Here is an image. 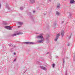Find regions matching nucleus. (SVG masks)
Wrapping results in <instances>:
<instances>
[{
  "instance_id": "obj_1",
  "label": "nucleus",
  "mask_w": 75,
  "mask_h": 75,
  "mask_svg": "<svg viewBox=\"0 0 75 75\" xmlns=\"http://www.w3.org/2000/svg\"><path fill=\"white\" fill-rule=\"evenodd\" d=\"M20 34H23V33L22 32H19L17 34H13L12 35V36L14 37L18 35H20Z\"/></svg>"
},
{
  "instance_id": "obj_2",
  "label": "nucleus",
  "mask_w": 75,
  "mask_h": 75,
  "mask_svg": "<svg viewBox=\"0 0 75 75\" xmlns=\"http://www.w3.org/2000/svg\"><path fill=\"white\" fill-rule=\"evenodd\" d=\"M59 36H60V34H59V33H58L56 35V38L54 40L55 41H57V40L58 39V38L59 37Z\"/></svg>"
},
{
  "instance_id": "obj_3",
  "label": "nucleus",
  "mask_w": 75,
  "mask_h": 75,
  "mask_svg": "<svg viewBox=\"0 0 75 75\" xmlns=\"http://www.w3.org/2000/svg\"><path fill=\"white\" fill-rule=\"evenodd\" d=\"M23 44H34V43L30 42H25L23 43Z\"/></svg>"
},
{
  "instance_id": "obj_4",
  "label": "nucleus",
  "mask_w": 75,
  "mask_h": 75,
  "mask_svg": "<svg viewBox=\"0 0 75 75\" xmlns=\"http://www.w3.org/2000/svg\"><path fill=\"white\" fill-rule=\"evenodd\" d=\"M40 68H41V69H43V70H44V71H46V70H47V68H46L44 67H42V66H41L40 67Z\"/></svg>"
},
{
  "instance_id": "obj_5",
  "label": "nucleus",
  "mask_w": 75,
  "mask_h": 75,
  "mask_svg": "<svg viewBox=\"0 0 75 75\" xmlns=\"http://www.w3.org/2000/svg\"><path fill=\"white\" fill-rule=\"evenodd\" d=\"M29 1L31 4H33V3H35V0H30Z\"/></svg>"
},
{
  "instance_id": "obj_6",
  "label": "nucleus",
  "mask_w": 75,
  "mask_h": 75,
  "mask_svg": "<svg viewBox=\"0 0 75 75\" xmlns=\"http://www.w3.org/2000/svg\"><path fill=\"white\" fill-rule=\"evenodd\" d=\"M37 38H43V37L42 35H39L37 37Z\"/></svg>"
},
{
  "instance_id": "obj_7",
  "label": "nucleus",
  "mask_w": 75,
  "mask_h": 75,
  "mask_svg": "<svg viewBox=\"0 0 75 75\" xmlns=\"http://www.w3.org/2000/svg\"><path fill=\"white\" fill-rule=\"evenodd\" d=\"M61 35L62 36V37H64V31L62 30V31Z\"/></svg>"
},
{
  "instance_id": "obj_8",
  "label": "nucleus",
  "mask_w": 75,
  "mask_h": 75,
  "mask_svg": "<svg viewBox=\"0 0 75 75\" xmlns=\"http://www.w3.org/2000/svg\"><path fill=\"white\" fill-rule=\"evenodd\" d=\"M5 28H7V29L8 28H12V27L9 26H6L5 27Z\"/></svg>"
},
{
  "instance_id": "obj_9",
  "label": "nucleus",
  "mask_w": 75,
  "mask_h": 75,
  "mask_svg": "<svg viewBox=\"0 0 75 75\" xmlns=\"http://www.w3.org/2000/svg\"><path fill=\"white\" fill-rule=\"evenodd\" d=\"M43 40H38L37 41V42L38 43H41V42H43Z\"/></svg>"
},
{
  "instance_id": "obj_10",
  "label": "nucleus",
  "mask_w": 75,
  "mask_h": 75,
  "mask_svg": "<svg viewBox=\"0 0 75 75\" xmlns=\"http://www.w3.org/2000/svg\"><path fill=\"white\" fill-rule=\"evenodd\" d=\"M75 2V1L74 0H70V3L71 4H72Z\"/></svg>"
},
{
  "instance_id": "obj_11",
  "label": "nucleus",
  "mask_w": 75,
  "mask_h": 75,
  "mask_svg": "<svg viewBox=\"0 0 75 75\" xmlns=\"http://www.w3.org/2000/svg\"><path fill=\"white\" fill-rule=\"evenodd\" d=\"M49 37H50V35H48V34H47L46 38V39L47 40H48Z\"/></svg>"
},
{
  "instance_id": "obj_12",
  "label": "nucleus",
  "mask_w": 75,
  "mask_h": 75,
  "mask_svg": "<svg viewBox=\"0 0 75 75\" xmlns=\"http://www.w3.org/2000/svg\"><path fill=\"white\" fill-rule=\"evenodd\" d=\"M18 23L19 25H23V23L21 22H18Z\"/></svg>"
},
{
  "instance_id": "obj_13",
  "label": "nucleus",
  "mask_w": 75,
  "mask_h": 75,
  "mask_svg": "<svg viewBox=\"0 0 75 75\" xmlns=\"http://www.w3.org/2000/svg\"><path fill=\"white\" fill-rule=\"evenodd\" d=\"M60 4H58L57 6V8H60Z\"/></svg>"
},
{
  "instance_id": "obj_14",
  "label": "nucleus",
  "mask_w": 75,
  "mask_h": 75,
  "mask_svg": "<svg viewBox=\"0 0 75 75\" xmlns=\"http://www.w3.org/2000/svg\"><path fill=\"white\" fill-rule=\"evenodd\" d=\"M56 14L57 16H59V15H60V13L58 11H56Z\"/></svg>"
},
{
  "instance_id": "obj_15",
  "label": "nucleus",
  "mask_w": 75,
  "mask_h": 75,
  "mask_svg": "<svg viewBox=\"0 0 75 75\" xmlns=\"http://www.w3.org/2000/svg\"><path fill=\"white\" fill-rule=\"evenodd\" d=\"M27 15H29V16H31V15H32L31 13L30 12H28V13H27Z\"/></svg>"
},
{
  "instance_id": "obj_16",
  "label": "nucleus",
  "mask_w": 75,
  "mask_h": 75,
  "mask_svg": "<svg viewBox=\"0 0 75 75\" xmlns=\"http://www.w3.org/2000/svg\"><path fill=\"white\" fill-rule=\"evenodd\" d=\"M57 25V23H54L53 24V27H55Z\"/></svg>"
},
{
  "instance_id": "obj_17",
  "label": "nucleus",
  "mask_w": 75,
  "mask_h": 75,
  "mask_svg": "<svg viewBox=\"0 0 75 75\" xmlns=\"http://www.w3.org/2000/svg\"><path fill=\"white\" fill-rule=\"evenodd\" d=\"M52 66L53 68H54V67H55V64L53 63L52 64Z\"/></svg>"
},
{
  "instance_id": "obj_18",
  "label": "nucleus",
  "mask_w": 75,
  "mask_h": 75,
  "mask_svg": "<svg viewBox=\"0 0 75 75\" xmlns=\"http://www.w3.org/2000/svg\"><path fill=\"white\" fill-rule=\"evenodd\" d=\"M20 10H23V7H21L20 8Z\"/></svg>"
},
{
  "instance_id": "obj_19",
  "label": "nucleus",
  "mask_w": 75,
  "mask_h": 75,
  "mask_svg": "<svg viewBox=\"0 0 75 75\" xmlns=\"http://www.w3.org/2000/svg\"><path fill=\"white\" fill-rule=\"evenodd\" d=\"M69 17H70V18H71V17H72V14L70 13Z\"/></svg>"
},
{
  "instance_id": "obj_20",
  "label": "nucleus",
  "mask_w": 75,
  "mask_h": 75,
  "mask_svg": "<svg viewBox=\"0 0 75 75\" xmlns=\"http://www.w3.org/2000/svg\"><path fill=\"white\" fill-rule=\"evenodd\" d=\"M6 6V8H8V9H9V6H8V5L7 4Z\"/></svg>"
},
{
  "instance_id": "obj_21",
  "label": "nucleus",
  "mask_w": 75,
  "mask_h": 75,
  "mask_svg": "<svg viewBox=\"0 0 75 75\" xmlns=\"http://www.w3.org/2000/svg\"><path fill=\"white\" fill-rule=\"evenodd\" d=\"M63 64H64V63H65V59H63Z\"/></svg>"
},
{
  "instance_id": "obj_22",
  "label": "nucleus",
  "mask_w": 75,
  "mask_h": 75,
  "mask_svg": "<svg viewBox=\"0 0 75 75\" xmlns=\"http://www.w3.org/2000/svg\"><path fill=\"white\" fill-rule=\"evenodd\" d=\"M73 60L74 61H75V56L74 57Z\"/></svg>"
},
{
  "instance_id": "obj_23",
  "label": "nucleus",
  "mask_w": 75,
  "mask_h": 75,
  "mask_svg": "<svg viewBox=\"0 0 75 75\" xmlns=\"http://www.w3.org/2000/svg\"><path fill=\"white\" fill-rule=\"evenodd\" d=\"M9 46H10V47H12V46H13V45H12V44H10L9 45Z\"/></svg>"
},
{
  "instance_id": "obj_24",
  "label": "nucleus",
  "mask_w": 75,
  "mask_h": 75,
  "mask_svg": "<svg viewBox=\"0 0 75 75\" xmlns=\"http://www.w3.org/2000/svg\"><path fill=\"white\" fill-rule=\"evenodd\" d=\"M72 35V34H71L70 35V36H69V39L71 38V36Z\"/></svg>"
},
{
  "instance_id": "obj_25",
  "label": "nucleus",
  "mask_w": 75,
  "mask_h": 75,
  "mask_svg": "<svg viewBox=\"0 0 75 75\" xmlns=\"http://www.w3.org/2000/svg\"><path fill=\"white\" fill-rule=\"evenodd\" d=\"M67 45H68V46H69V45H70V43H68V44Z\"/></svg>"
},
{
  "instance_id": "obj_26",
  "label": "nucleus",
  "mask_w": 75,
  "mask_h": 75,
  "mask_svg": "<svg viewBox=\"0 0 75 75\" xmlns=\"http://www.w3.org/2000/svg\"><path fill=\"white\" fill-rule=\"evenodd\" d=\"M1 4H0V8H1Z\"/></svg>"
},
{
  "instance_id": "obj_27",
  "label": "nucleus",
  "mask_w": 75,
  "mask_h": 75,
  "mask_svg": "<svg viewBox=\"0 0 75 75\" xmlns=\"http://www.w3.org/2000/svg\"><path fill=\"white\" fill-rule=\"evenodd\" d=\"M51 0H48V1H50V2H51Z\"/></svg>"
},
{
  "instance_id": "obj_28",
  "label": "nucleus",
  "mask_w": 75,
  "mask_h": 75,
  "mask_svg": "<svg viewBox=\"0 0 75 75\" xmlns=\"http://www.w3.org/2000/svg\"><path fill=\"white\" fill-rule=\"evenodd\" d=\"M8 30H12V29L10 28H9L8 29Z\"/></svg>"
},
{
  "instance_id": "obj_29",
  "label": "nucleus",
  "mask_w": 75,
  "mask_h": 75,
  "mask_svg": "<svg viewBox=\"0 0 75 75\" xmlns=\"http://www.w3.org/2000/svg\"><path fill=\"white\" fill-rule=\"evenodd\" d=\"M21 27V26H18V28H20Z\"/></svg>"
},
{
  "instance_id": "obj_30",
  "label": "nucleus",
  "mask_w": 75,
  "mask_h": 75,
  "mask_svg": "<svg viewBox=\"0 0 75 75\" xmlns=\"http://www.w3.org/2000/svg\"><path fill=\"white\" fill-rule=\"evenodd\" d=\"M62 24H63V23H64V21H62Z\"/></svg>"
},
{
  "instance_id": "obj_31",
  "label": "nucleus",
  "mask_w": 75,
  "mask_h": 75,
  "mask_svg": "<svg viewBox=\"0 0 75 75\" xmlns=\"http://www.w3.org/2000/svg\"><path fill=\"white\" fill-rule=\"evenodd\" d=\"M65 75H67V72H66V74Z\"/></svg>"
},
{
  "instance_id": "obj_32",
  "label": "nucleus",
  "mask_w": 75,
  "mask_h": 75,
  "mask_svg": "<svg viewBox=\"0 0 75 75\" xmlns=\"http://www.w3.org/2000/svg\"><path fill=\"white\" fill-rule=\"evenodd\" d=\"M49 54V52H47V54Z\"/></svg>"
},
{
  "instance_id": "obj_33",
  "label": "nucleus",
  "mask_w": 75,
  "mask_h": 75,
  "mask_svg": "<svg viewBox=\"0 0 75 75\" xmlns=\"http://www.w3.org/2000/svg\"><path fill=\"white\" fill-rule=\"evenodd\" d=\"M35 11H33V13H35Z\"/></svg>"
},
{
  "instance_id": "obj_34",
  "label": "nucleus",
  "mask_w": 75,
  "mask_h": 75,
  "mask_svg": "<svg viewBox=\"0 0 75 75\" xmlns=\"http://www.w3.org/2000/svg\"><path fill=\"white\" fill-rule=\"evenodd\" d=\"M56 58H58V56H56Z\"/></svg>"
},
{
  "instance_id": "obj_35",
  "label": "nucleus",
  "mask_w": 75,
  "mask_h": 75,
  "mask_svg": "<svg viewBox=\"0 0 75 75\" xmlns=\"http://www.w3.org/2000/svg\"><path fill=\"white\" fill-rule=\"evenodd\" d=\"M14 55H16V53H14Z\"/></svg>"
},
{
  "instance_id": "obj_36",
  "label": "nucleus",
  "mask_w": 75,
  "mask_h": 75,
  "mask_svg": "<svg viewBox=\"0 0 75 75\" xmlns=\"http://www.w3.org/2000/svg\"><path fill=\"white\" fill-rule=\"evenodd\" d=\"M46 13H44V15H46Z\"/></svg>"
},
{
  "instance_id": "obj_37",
  "label": "nucleus",
  "mask_w": 75,
  "mask_h": 75,
  "mask_svg": "<svg viewBox=\"0 0 75 75\" xmlns=\"http://www.w3.org/2000/svg\"><path fill=\"white\" fill-rule=\"evenodd\" d=\"M14 61H15V59H14Z\"/></svg>"
},
{
  "instance_id": "obj_38",
  "label": "nucleus",
  "mask_w": 75,
  "mask_h": 75,
  "mask_svg": "<svg viewBox=\"0 0 75 75\" xmlns=\"http://www.w3.org/2000/svg\"><path fill=\"white\" fill-rule=\"evenodd\" d=\"M43 40H44V39H43Z\"/></svg>"
},
{
  "instance_id": "obj_39",
  "label": "nucleus",
  "mask_w": 75,
  "mask_h": 75,
  "mask_svg": "<svg viewBox=\"0 0 75 75\" xmlns=\"http://www.w3.org/2000/svg\"><path fill=\"white\" fill-rule=\"evenodd\" d=\"M67 58H68V57H67Z\"/></svg>"
}]
</instances>
